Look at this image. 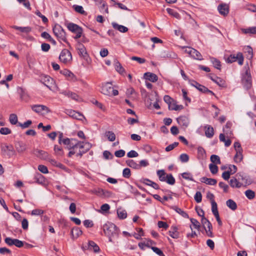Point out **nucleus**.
<instances>
[{"instance_id": "nucleus-60", "label": "nucleus", "mask_w": 256, "mask_h": 256, "mask_svg": "<svg viewBox=\"0 0 256 256\" xmlns=\"http://www.w3.org/2000/svg\"><path fill=\"white\" fill-rule=\"evenodd\" d=\"M131 175L130 170L128 168H126L123 170L122 176L125 178H129Z\"/></svg>"}, {"instance_id": "nucleus-44", "label": "nucleus", "mask_w": 256, "mask_h": 256, "mask_svg": "<svg viewBox=\"0 0 256 256\" xmlns=\"http://www.w3.org/2000/svg\"><path fill=\"white\" fill-rule=\"evenodd\" d=\"M78 55L80 57L82 58H84L85 60H86L88 56V54L86 52V48L82 49L81 50H78Z\"/></svg>"}, {"instance_id": "nucleus-43", "label": "nucleus", "mask_w": 256, "mask_h": 256, "mask_svg": "<svg viewBox=\"0 0 256 256\" xmlns=\"http://www.w3.org/2000/svg\"><path fill=\"white\" fill-rule=\"evenodd\" d=\"M73 8L74 9L75 11L77 12H78L82 14H86V13L84 10V8L82 6H78V5H74Z\"/></svg>"}, {"instance_id": "nucleus-6", "label": "nucleus", "mask_w": 256, "mask_h": 256, "mask_svg": "<svg viewBox=\"0 0 256 256\" xmlns=\"http://www.w3.org/2000/svg\"><path fill=\"white\" fill-rule=\"evenodd\" d=\"M30 106L32 110L38 114H45L52 112L48 106L44 105L34 104Z\"/></svg>"}, {"instance_id": "nucleus-24", "label": "nucleus", "mask_w": 256, "mask_h": 256, "mask_svg": "<svg viewBox=\"0 0 256 256\" xmlns=\"http://www.w3.org/2000/svg\"><path fill=\"white\" fill-rule=\"evenodd\" d=\"M142 182L148 186H151L156 190H158L160 188L159 186L156 182L147 178H144L142 180Z\"/></svg>"}, {"instance_id": "nucleus-33", "label": "nucleus", "mask_w": 256, "mask_h": 256, "mask_svg": "<svg viewBox=\"0 0 256 256\" xmlns=\"http://www.w3.org/2000/svg\"><path fill=\"white\" fill-rule=\"evenodd\" d=\"M126 164L130 167L134 169H140V166L138 165L134 160H128L126 161Z\"/></svg>"}, {"instance_id": "nucleus-32", "label": "nucleus", "mask_w": 256, "mask_h": 256, "mask_svg": "<svg viewBox=\"0 0 256 256\" xmlns=\"http://www.w3.org/2000/svg\"><path fill=\"white\" fill-rule=\"evenodd\" d=\"M242 152V150L236 151V154L234 156V160L236 162H240L242 160L243 158Z\"/></svg>"}, {"instance_id": "nucleus-21", "label": "nucleus", "mask_w": 256, "mask_h": 256, "mask_svg": "<svg viewBox=\"0 0 256 256\" xmlns=\"http://www.w3.org/2000/svg\"><path fill=\"white\" fill-rule=\"evenodd\" d=\"M200 180L202 182L211 186L215 185L217 182V180L216 179L208 178L205 176L202 177Z\"/></svg>"}, {"instance_id": "nucleus-25", "label": "nucleus", "mask_w": 256, "mask_h": 256, "mask_svg": "<svg viewBox=\"0 0 256 256\" xmlns=\"http://www.w3.org/2000/svg\"><path fill=\"white\" fill-rule=\"evenodd\" d=\"M112 26L114 29L118 30L121 32H126L128 30V28L126 27L120 25L116 22H112Z\"/></svg>"}, {"instance_id": "nucleus-63", "label": "nucleus", "mask_w": 256, "mask_h": 256, "mask_svg": "<svg viewBox=\"0 0 256 256\" xmlns=\"http://www.w3.org/2000/svg\"><path fill=\"white\" fill-rule=\"evenodd\" d=\"M125 151L122 150H120L117 151H116L114 152V155L117 158H122L125 155Z\"/></svg>"}, {"instance_id": "nucleus-38", "label": "nucleus", "mask_w": 256, "mask_h": 256, "mask_svg": "<svg viewBox=\"0 0 256 256\" xmlns=\"http://www.w3.org/2000/svg\"><path fill=\"white\" fill-rule=\"evenodd\" d=\"M166 182L169 184L173 185L175 183V179L172 174H168L166 177Z\"/></svg>"}, {"instance_id": "nucleus-13", "label": "nucleus", "mask_w": 256, "mask_h": 256, "mask_svg": "<svg viewBox=\"0 0 256 256\" xmlns=\"http://www.w3.org/2000/svg\"><path fill=\"white\" fill-rule=\"evenodd\" d=\"M218 10L220 14L226 16L229 12V6L225 4H220L218 6Z\"/></svg>"}, {"instance_id": "nucleus-10", "label": "nucleus", "mask_w": 256, "mask_h": 256, "mask_svg": "<svg viewBox=\"0 0 256 256\" xmlns=\"http://www.w3.org/2000/svg\"><path fill=\"white\" fill-rule=\"evenodd\" d=\"M111 82H106L102 84L101 92L104 95L110 96L112 95V88L111 86Z\"/></svg>"}, {"instance_id": "nucleus-5", "label": "nucleus", "mask_w": 256, "mask_h": 256, "mask_svg": "<svg viewBox=\"0 0 256 256\" xmlns=\"http://www.w3.org/2000/svg\"><path fill=\"white\" fill-rule=\"evenodd\" d=\"M59 60L64 64L70 63L72 60V56L70 52L67 49H64L60 54Z\"/></svg>"}, {"instance_id": "nucleus-29", "label": "nucleus", "mask_w": 256, "mask_h": 256, "mask_svg": "<svg viewBox=\"0 0 256 256\" xmlns=\"http://www.w3.org/2000/svg\"><path fill=\"white\" fill-rule=\"evenodd\" d=\"M230 184L232 188H239L241 187L242 184L240 183L237 179L236 178H232L230 179Z\"/></svg>"}, {"instance_id": "nucleus-35", "label": "nucleus", "mask_w": 256, "mask_h": 256, "mask_svg": "<svg viewBox=\"0 0 256 256\" xmlns=\"http://www.w3.org/2000/svg\"><path fill=\"white\" fill-rule=\"evenodd\" d=\"M47 160H48L52 166L61 168H64V166L62 164L58 162L54 159H52L48 158V159Z\"/></svg>"}, {"instance_id": "nucleus-49", "label": "nucleus", "mask_w": 256, "mask_h": 256, "mask_svg": "<svg viewBox=\"0 0 256 256\" xmlns=\"http://www.w3.org/2000/svg\"><path fill=\"white\" fill-rule=\"evenodd\" d=\"M54 153L56 156H62L63 155V151L61 147L55 145L54 146Z\"/></svg>"}, {"instance_id": "nucleus-8", "label": "nucleus", "mask_w": 256, "mask_h": 256, "mask_svg": "<svg viewBox=\"0 0 256 256\" xmlns=\"http://www.w3.org/2000/svg\"><path fill=\"white\" fill-rule=\"evenodd\" d=\"M244 58L242 52H238L236 55L230 54L226 60L228 63H232L238 60L240 65L243 64Z\"/></svg>"}, {"instance_id": "nucleus-30", "label": "nucleus", "mask_w": 256, "mask_h": 256, "mask_svg": "<svg viewBox=\"0 0 256 256\" xmlns=\"http://www.w3.org/2000/svg\"><path fill=\"white\" fill-rule=\"evenodd\" d=\"M191 84L196 88L200 92H204V91L207 90V88L206 86L200 84L198 82L196 81H193V83H192Z\"/></svg>"}, {"instance_id": "nucleus-57", "label": "nucleus", "mask_w": 256, "mask_h": 256, "mask_svg": "<svg viewBox=\"0 0 256 256\" xmlns=\"http://www.w3.org/2000/svg\"><path fill=\"white\" fill-rule=\"evenodd\" d=\"M196 202L198 203L200 202L202 200V194L200 192H197L194 196Z\"/></svg>"}, {"instance_id": "nucleus-46", "label": "nucleus", "mask_w": 256, "mask_h": 256, "mask_svg": "<svg viewBox=\"0 0 256 256\" xmlns=\"http://www.w3.org/2000/svg\"><path fill=\"white\" fill-rule=\"evenodd\" d=\"M9 120L11 124H16L18 122V117L16 114H12L10 115Z\"/></svg>"}, {"instance_id": "nucleus-64", "label": "nucleus", "mask_w": 256, "mask_h": 256, "mask_svg": "<svg viewBox=\"0 0 256 256\" xmlns=\"http://www.w3.org/2000/svg\"><path fill=\"white\" fill-rule=\"evenodd\" d=\"M158 226L160 228H164L166 230L168 228V225L166 222L162 221H158Z\"/></svg>"}, {"instance_id": "nucleus-52", "label": "nucleus", "mask_w": 256, "mask_h": 256, "mask_svg": "<svg viewBox=\"0 0 256 256\" xmlns=\"http://www.w3.org/2000/svg\"><path fill=\"white\" fill-rule=\"evenodd\" d=\"M209 168H210V172L212 174H216L218 172V167L216 166V164H210L209 165Z\"/></svg>"}, {"instance_id": "nucleus-62", "label": "nucleus", "mask_w": 256, "mask_h": 256, "mask_svg": "<svg viewBox=\"0 0 256 256\" xmlns=\"http://www.w3.org/2000/svg\"><path fill=\"white\" fill-rule=\"evenodd\" d=\"M11 132H12L11 130L8 128H2L0 129V133L2 134L6 135V134H11Z\"/></svg>"}, {"instance_id": "nucleus-14", "label": "nucleus", "mask_w": 256, "mask_h": 256, "mask_svg": "<svg viewBox=\"0 0 256 256\" xmlns=\"http://www.w3.org/2000/svg\"><path fill=\"white\" fill-rule=\"evenodd\" d=\"M60 74L65 76L68 80L72 81H76V76L72 74L70 71L67 69H64L60 72Z\"/></svg>"}, {"instance_id": "nucleus-4", "label": "nucleus", "mask_w": 256, "mask_h": 256, "mask_svg": "<svg viewBox=\"0 0 256 256\" xmlns=\"http://www.w3.org/2000/svg\"><path fill=\"white\" fill-rule=\"evenodd\" d=\"M66 26L69 30L76 34L74 37L75 39H78L81 37L82 33V29L81 27L72 22L67 24Z\"/></svg>"}, {"instance_id": "nucleus-53", "label": "nucleus", "mask_w": 256, "mask_h": 256, "mask_svg": "<svg viewBox=\"0 0 256 256\" xmlns=\"http://www.w3.org/2000/svg\"><path fill=\"white\" fill-rule=\"evenodd\" d=\"M16 239H12L10 238H6L4 240L5 242L10 246L16 244Z\"/></svg>"}, {"instance_id": "nucleus-47", "label": "nucleus", "mask_w": 256, "mask_h": 256, "mask_svg": "<svg viewBox=\"0 0 256 256\" xmlns=\"http://www.w3.org/2000/svg\"><path fill=\"white\" fill-rule=\"evenodd\" d=\"M117 214L118 218L120 219H124L126 218L127 214L125 210H118Z\"/></svg>"}, {"instance_id": "nucleus-9", "label": "nucleus", "mask_w": 256, "mask_h": 256, "mask_svg": "<svg viewBox=\"0 0 256 256\" xmlns=\"http://www.w3.org/2000/svg\"><path fill=\"white\" fill-rule=\"evenodd\" d=\"M242 83L244 87L248 90L252 86V78L249 69L247 70L242 78Z\"/></svg>"}, {"instance_id": "nucleus-61", "label": "nucleus", "mask_w": 256, "mask_h": 256, "mask_svg": "<svg viewBox=\"0 0 256 256\" xmlns=\"http://www.w3.org/2000/svg\"><path fill=\"white\" fill-rule=\"evenodd\" d=\"M178 144V142H174L173 144H170L166 148V152H170L173 149H174L176 146H177Z\"/></svg>"}, {"instance_id": "nucleus-50", "label": "nucleus", "mask_w": 256, "mask_h": 256, "mask_svg": "<svg viewBox=\"0 0 256 256\" xmlns=\"http://www.w3.org/2000/svg\"><path fill=\"white\" fill-rule=\"evenodd\" d=\"M166 11L170 14L174 18H180V16L179 14L175 12L174 10L168 8H166Z\"/></svg>"}, {"instance_id": "nucleus-37", "label": "nucleus", "mask_w": 256, "mask_h": 256, "mask_svg": "<svg viewBox=\"0 0 256 256\" xmlns=\"http://www.w3.org/2000/svg\"><path fill=\"white\" fill-rule=\"evenodd\" d=\"M210 62L216 68L220 70L221 64L220 60L214 58H210Z\"/></svg>"}, {"instance_id": "nucleus-12", "label": "nucleus", "mask_w": 256, "mask_h": 256, "mask_svg": "<svg viewBox=\"0 0 256 256\" xmlns=\"http://www.w3.org/2000/svg\"><path fill=\"white\" fill-rule=\"evenodd\" d=\"M66 114L78 120H82L83 118H84V116L82 114L74 110H68Z\"/></svg>"}, {"instance_id": "nucleus-59", "label": "nucleus", "mask_w": 256, "mask_h": 256, "mask_svg": "<svg viewBox=\"0 0 256 256\" xmlns=\"http://www.w3.org/2000/svg\"><path fill=\"white\" fill-rule=\"evenodd\" d=\"M150 248H151L152 250L154 252H156V254H158L160 256H165L163 252L160 248H158L156 247L150 246Z\"/></svg>"}, {"instance_id": "nucleus-56", "label": "nucleus", "mask_w": 256, "mask_h": 256, "mask_svg": "<svg viewBox=\"0 0 256 256\" xmlns=\"http://www.w3.org/2000/svg\"><path fill=\"white\" fill-rule=\"evenodd\" d=\"M212 204V210L214 214H218V210L217 204L214 200H212L211 202Z\"/></svg>"}, {"instance_id": "nucleus-36", "label": "nucleus", "mask_w": 256, "mask_h": 256, "mask_svg": "<svg viewBox=\"0 0 256 256\" xmlns=\"http://www.w3.org/2000/svg\"><path fill=\"white\" fill-rule=\"evenodd\" d=\"M183 106L182 105H178L175 103H172L168 106V109L170 110H182Z\"/></svg>"}, {"instance_id": "nucleus-22", "label": "nucleus", "mask_w": 256, "mask_h": 256, "mask_svg": "<svg viewBox=\"0 0 256 256\" xmlns=\"http://www.w3.org/2000/svg\"><path fill=\"white\" fill-rule=\"evenodd\" d=\"M82 234V231L78 228H74L71 230V236L73 239L78 238Z\"/></svg>"}, {"instance_id": "nucleus-1", "label": "nucleus", "mask_w": 256, "mask_h": 256, "mask_svg": "<svg viewBox=\"0 0 256 256\" xmlns=\"http://www.w3.org/2000/svg\"><path fill=\"white\" fill-rule=\"evenodd\" d=\"M68 148L78 149L76 156L82 157L83 154L88 152L92 148V144L88 142H78L76 140L71 138L65 140L64 142Z\"/></svg>"}, {"instance_id": "nucleus-45", "label": "nucleus", "mask_w": 256, "mask_h": 256, "mask_svg": "<svg viewBox=\"0 0 256 256\" xmlns=\"http://www.w3.org/2000/svg\"><path fill=\"white\" fill-rule=\"evenodd\" d=\"M214 82H216L220 86L224 88L226 86V84L225 81L220 78L216 77V79L214 81Z\"/></svg>"}, {"instance_id": "nucleus-41", "label": "nucleus", "mask_w": 256, "mask_h": 256, "mask_svg": "<svg viewBox=\"0 0 256 256\" xmlns=\"http://www.w3.org/2000/svg\"><path fill=\"white\" fill-rule=\"evenodd\" d=\"M210 160L213 163V164H220V157L215 154H212L210 156Z\"/></svg>"}, {"instance_id": "nucleus-28", "label": "nucleus", "mask_w": 256, "mask_h": 256, "mask_svg": "<svg viewBox=\"0 0 256 256\" xmlns=\"http://www.w3.org/2000/svg\"><path fill=\"white\" fill-rule=\"evenodd\" d=\"M191 56L197 60H203L202 56L200 54V53L194 48H193V50H192Z\"/></svg>"}, {"instance_id": "nucleus-16", "label": "nucleus", "mask_w": 256, "mask_h": 256, "mask_svg": "<svg viewBox=\"0 0 256 256\" xmlns=\"http://www.w3.org/2000/svg\"><path fill=\"white\" fill-rule=\"evenodd\" d=\"M34 152V154L36 156L40 159L44 160H47L48 159L49 155L47 152L39 150H36Z\"/></svg>"}, {"instance_id": "nucleus-7", "label": "nucleus", "mask_w": 256, "mask_h": 256, "mask_svg": "<svg viewBox=\"0 0 256 256\" xmlns=\"http://www.w3.org/2000/svg\"><path fill=\"white\" fill-rule=\"evenodd\" d=\"M201 222L206 230V235L209 237L213 238L212 226L210 222L207 218H202Z\"/></svg>"}, {"instance_id": "nucleus-34", "label": "nucleus", "mask_w": 256, "mask_h": 256, "mask_svg": "<svg viewBox=\"0 0 256 256\" xmlns=\"http://www.w3.org/2000/svg\"><path fill=\"white\" fill-rule=\"evenodd\" d=\"M105 136L110 142H114L116 140V135L114 132L112 131H106L105 132Z\"/></svg>"}, {"instance_id": "nucleus-31", "label": "nucleus", "mask_w": 256, "mask_h": 256, "mask_svg": "<svg viewBox=\"0 0 256 256\" xmlns=\"http://www.w3.org/2000/svg\"><path fill=\"white\" fill-rule=\"evenodd\" d=\"M226 206L232 210H234L237 208V205L235 202L230 199L226 202Z\"/></svg>"}, {"instance_id": "nucleus-23", "label": "nucleus", "mask_w": 256, "mask_h": 256, "mask_svg": "<svg viewBox=\"0 0 256 256\" xmlns=\"http://www.w3.org/2000/svg\"><path fill=\"white\" fill-rule=\"evenodd\" d=\"M12 28L15 30H18L20 32L25 34H28L32 31V28L30 26L22 27L16 26H12Z\"/></svg>"}, {"instance_id": "nucleus-42", "label": "nucleus", "mask_w": 256, "mask_h": 256, "mask_svg": "<svg viewBox=\"0 0 256 256\" xmlns=\"http://www.w3.org/2000/svg\"><path fill=\"white\" fill-rule=\"evenodd\" d=\"M173 209L175 210L178 214H180L184 218H188V214L182 209L176 207L174 206Z\"/></svg>"}, {"instance_id": "nucleus-58", "label": "nucleus", "mask_w": 256, "mask_h": 256, "mask_svg": "<svg viewBox=\"0 0 256 256\" xmlns=\"http://www.w3.org/2000/svg\"><path fill=\"white\" fill-rule=\"evenodd\" d=\"M190 220L191 222L192 223V224H193V226H194L195 228H196L197 230L200 229V224L196 220L193 218H190Z\"/></svg>"}, {"instance_id": "nucleus-3", "label": "nucleus", "mask_w": 256, "mask_h": 256, "mask_svg": "<svg viewBox=\"0 0 256 256\" xmlns=\"http://www.w3.org/2000/svg\"><path fill=\"white\" fill-rule=\"evenodd\" d=\"M52 30L54 35L57 37L59 41H63L70 45L69 43L67 42L66 33L60 25L56 24L53 28ZM69 46L70 48V46Z\"/></svg>"}, {"instance_id": "nucleus-15", "label": "nucleus", "mask_w": 256, "mask_h": 256, "mask_svg": "<svg viewBox=\"0 0 256 256\" xmlns=\"http://www.w3.org/2000/svg\"><path fill=\"white\" fill-rule=\"evenodd\" d=\"M82 248L84 250L86 249L91 250L92 248H93L94 251L95 252H98L100 250L99 246L94 242L92 240L88 242L87 246H82Z\"/></svg>"}, {"instance_id": "nucleus-17", "label": "nucleus", "mask_w": 256, "mask_h": 256, "mask_svg": "<svg viewBox=\"0 0 256 256\" xmlns=\"http://www.w3.org/2000/svg\"><path fill=\"white\" fill-rule=\"evenodd\" d=\"M15 148L18 153H23L26 150V145L22 142H18L15 144Z\"/></svg>"}, {"instance_id": "nucleus-39", "label": "nucleus", "mask_w": 256, "mask_h": 256, "mask_svg": "<svg viewBox=\"0 0 256 256\" xmlns=\"http://www.w3.org/2000/svg\"><path fill=\"white\" fill-rule=\"evenodd\" d=\"M157 174L158 176L159 180L162 182L166 180V173L164 170H158L157 171Z\"/></svg>"}, {"instance_id": "nucleus-26", "label": "nucleus", "mask_w": 256, "mask_h": 256, "mask_svg": "<svg viewBox=\"0 0 256 256\" xmlns=\"http://www.w3.org/2000/svg\"><path fill=\"white\" fill-rule=\"evenodd\" d=\"M242 32L245 34H256V26L242 28Z\"/></svg>"}, {"instance_id": "nucleus-19", "label": "nucleus", "mask_w": 256, "mask_h": 256, "mask_svg": "<svg viewBox=\"0 0 256 256\" xmlns=\"http://www.w3.org/2000/svg\"><path fill=\"white\" fill-rule=\"evenodd\" d=\"M144 78L152 82H156L158 79V76L156 74L150 72H146L144 74Z\"/></svg>"}, {"instance_id": "nucleus-20", "label": "nucleus", "mask_w": 256, "mask_h": 256, "mask_svg": "<svg viewBox=\"0 0 256 256\" xmlns=\"http://www.w3.org/2000/svg\"><path fill=\"white\" fill-rule=\"evenodd\" d=\"M205 135L208 138H211L214 136V128L210 125H206L204 126Z\"/></svg>"}, {"instance_id": "nucleus-18", "label": "nucleus", "mask_w": 256, "mask_h": 256, "mask_svg": "<svg viewBox=\"0 0 256 256\" xmlns=\"http://www.w3.org/2000/svg\"><path fill=\"white\" fill-rule=\"evenodd\" d=\"M178 124L185 128L189 124L188 118L186 116H181L176 118Z\"/></svg>"}, {"instance_id": "nucleus-27", "label": "nucleus", "mask_w": 256, "mask_h": 256, "mask_svg": "<svg viewBox=\"0 0 256 256\" xmlns=\"http://www.w3.org/2000/svg\"><path fill=\"white\" fill-rule=\"evenodd\" d=\"M178 228L176 226H172L171 230L169 231L170 236L174 238H178L179 237V232L177 231Z\"/></svg>"}, {"instance_id": "nucleus-2", "label": "nucleus", "mask_w": 256, "mask_h": 256, "mask_svg": "<svg viewBox=\"0 0 256 256\" xmlns=\"http://www.w3.org/2000/svg\"><path fill=\"white\" fill-rule=\"evenodd\" d=\"M105 234L109 237V241L112 242V237L118 236V230L116 226L110 222L106 224L103 226Z\"/></svg>"}, {"instance_id": "nucleus-51", "label": "nucleus", "mask_w": 256, "mask_h": 256, "mask_svg": "<svg viewBox=\"0 0 256 256\" xmlns=\"http://www.w3.org/2000/svg\"><path fill=\"white\" fill-rule=\"evenodd\" d=\"M53 82L54 80L52 78L49 76H46L45 78L44 79V85L46 86L50 89H51L50 84H52L53 83Z\"/></svg>"}, {"instance_id": "nucleus-48", "label": "nucleus", "mask_w": 256, "mask_h": 256, "mask_svg": "<svg viewBox=\"0 0 256 256\" xmlns=\"http://www.w3.org/2000/svg\"><path fill=\"white\" fill-rule=\"evenodd\" d=\"M245 194L249 200H252L255 197L254 192L250 190H246L245 192Z\"/></svg>"}, {"instance_id": "nucleus-40", "label": "nucleus", "mask_w": 256, "mask_h": 256, "mask_svg": "<svg viewBox=\"0 0 256 256\" xmlns=\"http://www.w3.org/2000/svg\"><path fill=\"white\" fill-rule=\"evenodd\" d=\"M115 67L116 70L120 74H123L125 72L124 69L118 62L116 61V62Z\"/></svg>"}, {"instance_id": "nucleus-11", "label": "nucleus", "mask_w": 256, "mask_h": 256, "mask_svg": "<svg viewBox=\"0 0 256 256\" xmlns=\"http://www.w3.org/2000/svg\"><path fill=\"white\" fill-rule=\"evenodd\" d=\"M1 150L4 152L6 153L8 156L14 154V150L12 145H8L6 144H2Z\"/></svg>"}, {"instance_id": "nucleus-55", "label": "nucleus", "mask_w": 256, "mask_h": 256, "mask_svg": "<svg viewBox=\"0 0 256 256\" xmlns=\"http://www.w3.org/2000/svg\"><path fill=\"white\" fill-rule=\"evenodd\" d=\"M180 160L182 162H186L189 160V156L186 154H182L180 156Z\"/></svg>"}, {"instance_id": "nucleus-54", "label": "nucleus", "mask_w": 256, "mask_h": 256, "mask_svg": "<svg viewBox=\"0 0 256 256\" xmlns=\"http://www.w3.org/2000/svg\"><path fill=\"white\" fill-rule=\"evenodd\" d=\"M182 178L189 180L190 181H194V178H192V174L190 172H184L182 174Z\"/></svg>"}]
</instances>
